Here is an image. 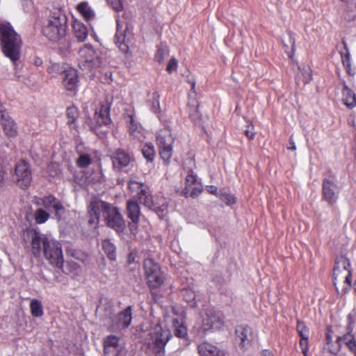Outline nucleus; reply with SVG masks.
I'll use <instances>...</instances> for the list:
<instances>
[{"label":"nucleus","mask_w":356,"mask_h":356,"mask_svg":"<svg viewBox=\"0 0 356 356\" xmlns=\"http://www.w3.org/2000/svg\"><path fill=\"white\" fill-rule=\"evenodd\" d=\"M4 180V172L0 170V188L3 186Z\"/></svg>","instance_id":"052dcab7"},{"label":"nucleus","mask_w":356,"mask_h":356,"mask_svg":"<svg viewBox=\"0 0 356 356\" xmlns=\"http://www.w3.org/2000/svg\"><path fill=\"white\" fill-rule=\"evenodd\" d=\"M156 143L161 158L165 164H168L172 155V145L174 143V137L168 127H165L157 133Z\"/></svg>","instance_id":"6e6552de"},{"label":"nucleus","mask_w":356,"mask_h":356,"mask_svg":"<svg viewBox=\"0 0 356 356\" xmlns=\"http://www.w3.org/2000/svg\"><path fill=\"white\" fill-rule=\"evenodd\" d=\"M169 54V49L167 46L161 44L158 47L157 51L155 54V60L159 63H162L165 58Z\"/></svg>","instance_id":"c9c22d12"},{"label":"nucleus","mask_w":356,"mask_h":356,"mask_svg":"<svg viewBox=\"0 0 356 356\" xmlns=\"http://www.w3.org/2000/svg\"><path fill=\"white\" fill-rule=\"evenodd\" d=\"M177 67H178V62L175 58L172 57L170 58V60H169V62L167 65L166 71L168 73L171 74L173 72H175L177 70Z\"/></svg>","instance_id":"a18cd8bd"},{"label":"nucleus","mask_w":356,"mask_h":356,"mask_svg":"<svg viewBox=\"0 0 356 356\" xmlns=\"http://www.w3.org/2000/svg\"><path fill=\"white\" fill-rule=\"evenodd\" d=\"M66 115L67 117V124H73L77 118V110L75 107H69L66 111Z\"/></svg>","instance_id":"ea45409f"},{"label":"nucleus","mask_w":356,"mask_h":356,"mask_svg":"<svg viewBox=\"0 0 356 356\" xmlns=\"http://www.w3.org/2000/svg\"><path fill=\"white\" fill-rule=\"evenodd\" d=\"M130 122L129 125V131L130 134L134 136L138 137V134H139V131H138V127L137 124L134 123V119L131 116H129Z\"/></svg>","instance_id":"09e8293b"},{"label":"nucleus","mask_w":356,"mask_h":356,"mask_svg":"<svg viewBox=\"0 0 356 356\" xmlns=\"http://www.w3.org/2000/svg\"><path fill=\"white\" fill-rule=\"evenodd\" d=\"M74 35L79 42H83L88 37V29L81 22L76 21L73 24Z\"/></svg>","instance_id":"393cba45"},{"label":"nucleus","mask_w":356,"mask_h":356,"mask_svg":"<svg viewBox=\"0 0 356 356\" xmlns=\"http://www.w3.org/2000/svg\"><path fill=\"white\" fill-rule=\"evenodd\" d=\"M67 17L60 8L53 12L42 29L43 35L51 41H58L66 34Z\"/></svg>","instance_id":"20e7f679"},{"label":"nucleus","mask_w":356,"mask_h":356,"mask_svg":"<svg viewBox=\"0 0 356 356\" xmlns=\"http://www.w3.org/2000/svg\"><path fill=\"white\" fill-rule=\"evenodd\" d=\"M92 163V157L89 153L79 152V156L76 159V163L79 168H86Z\"/></svg>","instance_id":"c756f323"},{"label":"nucleus","mask_w":356,"mask_h":356,"mask_svg":"<svg viewBox=\"0 0 356 356\" xmlns=\"http://www.w3.org/2000/svg\"><path fill=\"white\" fill-rule=\"evenodd\" d=\"M77 10L87 21L93 19L95 17V14L93 10L91 9L86 2L79 3L77 6Z\"/></svg>","instance_id":"bb28decb"},{"label":"nucleus","mask_w":356,"mask_h":356,"mask_svg":"<svg viewBox=\"0 0 356 356\" xmlns=\"http://www.w3.org/2000/svg\"><path fill=\"white\" fill-rule=\"evenodd\" d=\"M219 198L224 202L227 206H232L236 203V197L227 189H221L219 191Z\"/></svg>","instance_id":"c85d7f7f"},{"label":"nucleus","mask_w":356,"mask_h":356,"mask_svg":"<svg viewBox=\"0 0 356 356\" xmlns=\"http://www.w3.org/2000/svg\"><path fill=\"white\" fill-rule=\"evenodd\" d=\"M214 356H229V355L224 350L217 349Z\"/></svg>","instance_id":"4d7b16f0"},{"label":"nucleus","mask_w":356,"mask_h":356,"mask_svg":"<svg viewBox=\"0 0 356 356\" xmlns=\"http://www.w3.org/2000/svg\"><path fill=\"white\" fill-rule=\"evenodd\" d=\"M300 345L302 348V353L305 356H307V353L308 351V339L301 338L300 341Z\"/></svg>","instance_id":"3c124183"},{"label":"nucleus","mask_w":356,"mask_h":356,"mask_svg":"<svg viewBox=\"0 0 356 356\" xmlns=\"http://www.w3.org/2000/svg\"><path fill=\"white\" fill-rule=\"evenodd\" d=\"M245 134L250 139H252L254 136V134L249 129L245 131Z\"/></svg>","instance_id":"6e6d98bb"},{"label":"nucleus","mask_w":356,"mask_h":356,"mask_svg":"<svg viewBox=\"0 0 356 356\" xmlns=\"http://www.w3.org/2000/svg\"><path fill=\"white\" fill-rule=\"evenodd\" d=\"M17 183L22 188H26L31 184L32 174L30 165L24 161L19 162L15 166Z\"/></svg>","instance_id":"4468645a"},{"label":"nucleus","mask_w":356,"mask_h":356,"mask_svg":"<svg viewBox=\"0 0 356 356\" xmlns=\"http://www.w3.org/2000/svg\"><path fill=\"white\" fill-rule=\"evenodd\" d=\"M107 1L116 12H120L123 9L121 0H107Z\"/></svg>","instance_id":"de8ad7c7"},{"label":"nucleus","mask_w":356,"mask_h":356,"mask_svg":"<svg viewBox=\"0 0 356 356\" xmlns=\"http://www.w3.org/2000/svg\"><path fill=\"white\" fill-rule=\"evenodd\" d=\"M24 235L31 240L33 254L39 257L42 247L44 257L49 263L56 267L60 268L63 264V257L60 243L56 241L49 239L35 229L27 230Z\"/></svg>","instance_id":"f03ea898"},{"label":"nucleus","mask_w":356,"mask_h":356,"mask_svg":"<svg viewBox=\"0 0 356 356\" xmlns=\"http://www.w3.org/2000/svg\"><path fill=\"white\" fill-rule=\"evenodd\" d=\"M131 36V32L128 29V25L121 20H117V32L115 35L116 43L119 44V47L124 52L128 50V46L126 42Z\"/></svg>","instance_id":"f3484780"},{"label":"nucleus","mask_w":356,"mask_h":356,"mask_svg":"<svg viewBox=\"0 0 356 356\" xmlns=\"http://www.w3.org/2000/svg\"><path fill=\"white\" fill-rule=\"evenodd\" d=\"M217 348L210 343H203L198 346V352L201 356H214Z\"/></svg>","instance_id":"cd10ccee"},{"label":"nucleus","mask_w":356,"mask_h":356,"mask_svg":"<svg viewBox=\"0 0 356 356\" xmlns=\"http://www.w3.org/2000/svg\"><path fill=\"white\" fill-rule=\"evenodd\" d=\"M131 320V307L129 306L118 314L115 326L117 328H127L130 325Z\"/></svg>","instance_id":"b1692460"},{"label":"nucleus","mask_w":356,"mask_h":356,"mask_svg":"<svg viewBox=\"0 0 356 356\" xmlns=\"http://www.w3.org/2000/svg\"><path fill=\"white\" fill-rule=\"evenodd\" d=\"M0 41L5 56L13 61L17 60L22 40L9 23H0Z\"/></svg>","instance_id":"7ed1b4c3"},{"label":"nucleus","mask_w":356,"mask_h":356,"mask_svg":"<svg viewBox=\"0 0 356 356\" xmlns=\"http://www.w3.org/2000/svg\"><path fill=\"white\" fill-rule=\"evenodd\" d=\"M34 217L37 223L42 224L48 220L49 214L42 209H38L35 211Z\"/></svg>","instance_id":"58836bf2"},{"label":"nucleus","mask_w":356,"mask_h":356,"mask_svg":"<svg viewBox=\"0 0 356 356\" xmlns=\"http://www.w3.org/2000/svg\"><path fill=\"white\" fill-rule=\"evenodd\" d=\"M129 188L131 191H140V189H144L143 186L141 183L138 182L136 181H134L133 179H130L129 181Z\"/></svg>","instance_id":"49530a36"},{"label":"nucleus","mask_w":356,"mask_h":356,"mask_svg":"<svg viewBox=\"0 0 356 356\" xmlns=\"http://www.w3.org/2000/svg\"><path fill=\"white\" fill-rule=\"evenodd\" d=\"M289 144H290V146L288 147L289 149H291V150H296V147L295 143L292 140V136L290 138Z\"/></svg>","instance_id":"13d9d810"},{"label":"nucleus","mask_w":356,"mask_h":356,"mask_svg":"<svg viewBox=\"0 0 356 356\" xmlns=\"http://www.w3.org/2000/svg\"><path fill=\"white\" fill-rule=\"evenodd\" d=\"M170 337L168 330H163L160 326H156L149 332L146 342L157 356H162L164 347Z\"/></svg>","instance_id":"0eeeda50"},{"label":"nucleus","mask_w":356,"mask_h":356,"mask_svg":"<svg viewBox=\"0 0 356 356\" xmlns=\"http://www.w3.org/2000/svg\"><path fill=\"white\" fill-rule=\"evenodd\" d=\"M106 225L117 232H122L125 228V222L119 209L108 202L94 199L88 206V223L96 226L100 218V214Z\"/></svg>","instance_id":"f257e3e1"},{"label":"nucleus","mask_w":356,"mask_h":356,"mask_svg":"<svg viewBox=\"0 0 356 356\" xmlns=\"http://www.w3.org/2000/svg\"><path fill=\"white\" fill-rule=\"evenodd\" d=\"M113 167L115 170L122 171L124 168L133 167L135 163L134 156L123 149H116L111 155Z\"/></svg>","instance_id":"f8f14e48"},{"label":"nucleus","mask_w":356,"mask_h":356,"mask_svg":"<svg viewBox=\"0 0 356 356\" xmlns=\"http://www.w3.org/2000/svg\"><path fill=\"white\" fill-rule=\"evenodd\" d=\"M344 44L345 49H346V54H341L342 63L344 67L346 69L347 72L349 74H353L355 73V71L351 68L350 54L346 48V44L345 43Z\"/></svg>","instance_id":"e433bc0d"},{"label":"nucleus","mask_w":356,"mask_h":356,"mask_svg":"<svg viewBox=\"0 0 356 356\" xmlns=\"http://www.w3.org/2000/svg\"><path fill=\"white\" fill-rule=\"evenodd\" d=\"M340 188L335 176L325 177L322 183V198L329 205L334 204L339 197Z\"/></svg>","instance_id":"9d476101"},{"label":"nucleus","mask_w":356,"mask_h":356,"mask_svg":"<svg viewBox=\"0 0 356 356\" xmlns=\"http://www.w3.org/2000/svg\"><path fill=\"white\" fill-rule=\"evenodd\" d=\"M159 97H160V96L158 92H153L152 110L155 113L160 112Z\"/></svg>","instance_id":"79ce46f5"},{"label":"nucleus","mask_w":356,"mask_h":356,"mask_svg":"<svg viewBox=\"0 0 356 356\" xmlns=\"http://www.w3.org/2000/svg\"><path fill=\"white\" fill-rule=\"evenodd\" d=\"M122 349L119 343V338L114 335H109L104 339V353L108 356H118Z\"/></svg>","instance_id":"a211bd4d"},{"label":"nucleus","mask_w":356,"mask_h":356,"mask_svg":"<svg viewBox=\"0 0 356 356\" xmlns=\"http://www.w3.org/2000/svg\"><path fill=\"white\" fill-rule=\"evenodd\" d=\"M11 120L8 113L3 108H0V121H1V123L7 122Z\"/></svg>","instance_id":"603ef678"},{"label":"nucleus","mask_w":356,"mask_h":356,"mask_svg":"<svg viewBox=\"0 0 356 356\" xmlns=\"http://www.w3.org/2000/svg\"><path fill=\"white\" fill-rule=\"evenodd\" d=\"M337 342L339 346H341L342 343L345 344L349 350L356 356V332L351 334L350 332H348L342 337L339 336Z\"/></svg>","instance_id":"4be33fe9"},{"label":"nucleus","mask_w":356,"mask_h":356,"mask_svg":"<svg viewBox=\"0 0 356 356\" xmlns=\"http://www.w3.org/2000/svg\"><path fill=\"white\" fill-rule=\"evenodd\" d=\"M175 334L179 338H184L187 335V329L182 323H180L177 318L173 320Z\"/></svg>","instance_id":"f704fd0d"},{"label":"nucleus","mask_w":356,"mask_h":356,"mask_svg":"<svg viewBox=\"0 0 356 356\" xmlns=\"http://www.w3.org/2000/svg\"><path fill=\"white\" fill-rule=\"evenodd\" d=\"M142 152L144 157L149 161H152L155 156L154 147L152 143H146L144 145Z\"/></svg>","instance_id":"72a5a7b5"},{"label":"nucleus","mask_w":356,"mask_h":356,"mask_svg":"<svg viewBox=\"0 0 356 356\" xmlns=\"http://www.w3.org/2000/svg\"><path fill=\"white\" fill-rule=\"evenodd\" d=\"M236 340L241 349H248L254 340L253 332L247 325H239L236 328Z\"/></svg>","instance_id":"dca6fc26"},{"label":"nucleus","mask_w":356,"mask_h":356,"mask_svg":"<svg viewBox=\"0 0 356 356\" xmlns=\"http://www.w3.org/2000/svg\"><path fill=\"white\" fill-rule=\"evenodd\" d=\"M327 339L328 343H330L332 341V336L329 332L327 334Z\"/></svg>","instance_id":"e2e57ef3"},{"label":"nucleus","mask_w":356,"mask_h":356,"mask_svg":"<svg viewBox=\"0 0 356 356\" xmlns=\"http://www.w3.org/2000/svg\"><path fill=\"white\" fill-rule=\"evenodd\" d=\"M79 66L83 71L90 72L99 68L104 63L103 54L91 45L85 44L79 51Z\"/></svg>","instance_id":"39448f33"},{"label":"nucleus","mask_w":356,"mask_h":356,"mask_svg":"<svg viewBox=\"0 0 356 356\" xmlns=\"http://www.w3.org/2000/svg\"><path fill=\"white\" fill-rule=\"evenodd\" d=\"M137 200L145 207L154 211L160 218L168 213V204L164 197L153 200L152 195L147 188L140 189L137 193Z\"/></svg>","instance_id":"423d86ee"},{"label":"nucleus","mask_w":356,"mask_h":356,"mask_svg":"<svg viewBox=\"0 0 356 356\" xmlns=\"http://www.w3.org/2000/svg\"><path fill=\"white\" fill-rule=\"evenodd\" d=\"M190 117L195 125H202V119L197 106L194 110V112L190 114Z\"/></svg>","instance_id":"c03bdc74"},{"label":"nucleus","mask_w":356,"mask_h":356,"mask_svg":"<svg viewBox=\"0 0 356 356\" xmlns=\"http://www.w3.org/2000/svg\"><path fill=\"white\" fill-rule=\"evenodd\" d=\"M207 191L209 193L215 195L219 197V191H218L217 187H216L214 186H207Z\"/></svg>","instance_id":"864d4df0"},{"label":"nucleus","mask_w":356,"mask_h":356,"mask_svg":"<svg viewBox=\"0 0 356 356\" xmlns=\"http://www.w3.org/2000/svg\"><path fill=\"white\" fill-rule=\"evenodd\" d=\"M43 206L49 211L55 212V215L58 219L60 218V215L64 212V207L60 200L56 199L53 195L45 196L42 198Z\"/></svg>","instance_id":"6ab92c4d"},{"label":"nucleus","mask_w":356,"mask_h":356,"mask_svg":"<svg viewBox=\"0 0 356 356\" xmlns=\"http://www.w3.org/2000/svg\"><path fill=\"white\" fill-rule=\"evenodd\" d=\"M350 262L344 257L338 258L333 269L334 284L337 285V282H342L348 286L350 284Z\"/></svg>","instance_id":"9b49d317"},{"label":"nucleus","mask_w":356,"mask_h":356,"mask_svg":"<svg viewBox=\"0 0 356 356\" xmlns=\"http://www.w3.org/2000/svg\"><path fill=\"white\" fill-rule=\"evenodd\" d=\"M289 41L291 45V53L293 54L294 47H295V38L293 37L291 33L288 34Z\"/></svg>","instance_id":"5fc2aeb1"},{"label":"nucleus","mask_w":356,"mask_h":356,"mask_svg":"<svg viewBox=\"0 0 356 356\" xmlns=\"http://www.w3.org/2000/svg\"><path fill=\"white\" fill-rule=\"evenodd\" d=\"M284 45L285 47L288 48V45L286 44L284 42Z\"/></svg>","instance_id":"774afa93"},{"label":"nucleus","mask_w":356,"mask_h":356,"mask_svg":"<svg viewBox=\"0 0 356 356\" xmlns=\"http://www.w3.org/2000/svg\"><path fill=\"white\" fill-rule=\"evenodd\" d=\"M351 317H352V314H350L348 315V318H349V319H350V318H351Z\"/></svg>","instance_id":"338daca9"},{"label":"nucleus","mask_w":356,"mask_h":356,"mask_svg":"<svg viewBox=\"0 0 356 356\" xmlns=\"http://www.w3.org/2000/svg\"><path fill=\"white\" fill-rule=\"evenodd\" d=\"M2 126L3 127V130L5 134L10 137H14L17 134V127L15 123L13 120L7 122H2Z\"/></svg>","instance_id":"473e14b6"},{"label":"nucleus","mask_w":356,"mask_h":356,"mask_svg":"<svg viewBox=\"0 0 356 356\" xmlns=\"http://www.w3.org/2000/svg\"><path fill=\"white\" fill-rule=\"evenodd\" d=\"M195 83L194 81H193L191 83V90H195Z\"/></svg>","instance_id":"0e129e2a"},{"label":"nucleus","mask_w":356,"mask_h":356,"mask_svg":"<svg viewBox=\"0 0 356 356\" xmlns=\"http://www.w3.org/2000/svg\"><path fill=\"white\" fill-rule=\"evenodd\" d=\"M110 104L108 102L102 104L99 111L95 113V119L98 124L108 125L111 123L109 118Z\"/></svg>","instance_id":"412c9836"},{"label":"nucleus","mask_w":356,"mask_h":356,"mask_svg":"<svg viewBox=\"0 0 356 356\" xmlns=\"http://www.w3.org/2000/svg\"><path fill=\"white\" fill-rule=\"evenodd\" d=\"M261 356H273V354L267 350H264L261 352Z\"/></svg>","instance_id":"680f3d73"},{"label":"nucleus","mask_w":356,"mask_h":356,"mask_svg":"<svg viewBox=\"0 0 356 356\" xmlns=\"http://www.w3.org/2000/svg\"><path fill=\"white\" fill-rule=\"evenodd\" d=\"M343 102L344 104L349 108H352L356 106L355 94L347 86L343 89Z\"/></svg>","instance_id":"a878e982"},{"label":"nucleus","mask_w":356,"mask_h":356,"mask_svg":"<svg viewBox=\"0 0 356 356\" xmlns=\"http://www.w3.org/2000/svg\"><path fill=\"white\" fill-rule=\"evenodd\" d=\"M34 64L36 66H40L42 64V60L40 58L36 57L34 59Z\"/></svg>","instance_id":"bf43d9fd"},{"label":"nucleus","mask_w":356,"mask_h":356,"mask_svg":"<svg viewBox=\"0 0 356 356\" xmlns=\"http://www.w3.org/2000/svg\"><path fill=\"white\" fill-rule=\"evenodd\" d=\"M145 274L147 284L150 288H157L164 282V275L159 265L152 259H146L143 261Z\"/></svg>","instance_id":"1a4fd4ad"},{"label":"nucleus","mask_w":356,"mask_h":356,"mask_svg":"<svg viewBox=\"0 0 356 356\" xmlns=\"http://www.w3.org/2000/svg\"><path fill=\"white\" fill-rule=\"evenodd\" d=\"M299 70L302 76L303 81L305 83H308L312 79V74L311 69L309 67L301 68L299 67Z\"/></svg>","instance_id":"37998d69"},{"label":"nucleus","mask_w":356,"mask_h":356,"mask_svg":"<svg viewBox=\"0 0 356 356\" xmlns=\"http://www.w3.org/2000/svg\"><path fill=\"white\" fill-rule=\"evenodd\" d=\"M297 331L301 338L308 339L309 330L303 323L298 322Z\"/></svg>","instance_id":"a19ab883"},{"label":"nucleus","mask_w":356,"mask_h":356,"mask_svg":"<svg viewBox=\"0 0 356 356\" xmlns=\"http://www.w3.org/2000/svg\"><path fill=\"white\" fill-rule=\"evenodd\" d=\"M102 248L110 259L114 260L115 259V248L113 243L108 240H105L102 242Z\"/></svg>","instance_id":"4c0bfd02"},{"label":"nucleus","mask_w":356,"mask_h":356,"mask_svg":"<svg viewBox=\"0 0 356 356\" xmlns=\"http://www.w3.org/2000/svg\"><path fill=\"white\" fill-rule=\"evenodd\" d=\"M202 186L201 183L198 181L194 172L190 170L185 179V187L183 191L185 195L196 197L202 193Z\"/></svg>","instance_id":"2eb2a0df"},{"label":"nucleus","mask_w":356,"mask_h":356,"mask_svg":"<svg viewBox=\"0 0 356 356\" xmlns=\"http://www.w3.org/2000/svg\"><path fill=\"white\" fill-rule=\"evenodd\" d=\"M68 67L65 64L53 63L48 67L47 71L52 76L56 77L60 74H63Z\"/></svg>","instance_id":"7c9ffc66"},{"label":"nucleus","mask_w":356,"mask_h":356,"mask_svg":"<svg viewBox=\"0 0 356 356\" xmlns=\"http://www.w3.org/2000/svg\"><path fill=\"white\" fill-rule=\"evenodd\" d=\"M127 213L133 223L137 224L141 215L140 206L136 200H130L127 202Z\"/></svg>","instance_id":"5701e85b"},{"label":"nucleus","mask_w":356,"mask_h":356,"mask_svg":"<svg viewBox=\"0 0 356 356\" xmlns=\"http://www.w3.org/2000/svg\"><path fill=\"white\" fill-rule=\"evenodd\" d=\"M31 314L35 317L43 315V309L41 302L38 300H32L30 304Z\"/></svg>","instance_id":"2f4dec72"},{"label":"nucleus","mask_w":356,"mask_h":356,"mask_svg":"<svg viewBox=\"0 0 356 356\" xmlns=\"http://www.w3.org/2000/svg\"><path fill=\"white\" fill-rule=\"evenodd\" d=\"M224 323L223 314L213 308L206 309L202 315V328L204 331L220 329Z\"/></svg>","instance_id":"ddd939ff"},{"label":"nucleus","mask_w":356,"mask_h":356,"mask_svg":"<svg viewBox=\"0 0 356 356\" xmlns=\"http://www.w3.org/2000/svg\"><path fill=\"white\" fill-rule=\"evenodd\" d=\"M183 296L186 302H191L195 299V293L191 290L183 291Z\"/></svg>","instance_id":"8fccbe9b"},{"label":"nucleus","mask_w":356,"mask_h":356,"mask_svg":"<svg viewBox=\"0 0 356 356\" xmlns=\"http://www.w3.org/2000/svg\"><path fill=\"white\" fill-rule=\"evenodd\" d=\"M63 74L64 77L63 79V84L64 87L67 90H74L78 81L76 71L74 69L68 67Z\"/></svg>","instance_id":"aec40b11"},{"label":"nucleus","mask_w":356,"mask_h":356,"mask_svg":"<svg viewBox=\"0 0 356 356\" xmlns=\"http://www.w3.org/2000/svg\"><path fill=\"white\" fill-rule=\"evenodd\" d=\"M354 290L356 292V280L355 281V283H354Z\"/></svg>","instance_id":"69168bd1"}]
</instances>
